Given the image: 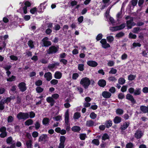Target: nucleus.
<instances>
[{
    "label": "nucleus",
    "instance_id": "f257e3e1",
    "mask_svg": "<svg viewBox=\"0 0 148 148\" xmlns=\"http://www.w3.org/2000/svg\"><path fill=\"white\" fill-rule=\"evenodd\" d=\"M80 84L85 89H87L90 84V81L88 78L84 77L81 79Z\"/></svg>",
    "mask_w": 148,
    "mask_h": 148
},
{
    "label": "nucleus",
    "instance_id": "f03ea898",
    "mask_svg": "<svg viewBox=\"0 0 148 148\" xmlns=\"http://www.w3.org/2000/svg\"><path fill=\"white\" fill-rule=\"evenodd\" d=\"M69 110H66L65 114V125H67L66 128V130L67 131H69L70 129V124L69 123Z\"/></svg>",
    "mask_w": 148,
    "mask_h": 148
},
{
    "label": "nucleus",
    "instance_id": "7ed1b4c3",
    "mask_svg": "<svg viewBox=\"0 0 148 148\" xmlns=\"http://www.w3.org/2000/svg\"><path fill=\"white\" fill-rule=\"evenodd\" d=\"M59 50V47L52 45L47 50V53L49 54H52L56 53Z\"/></svg>",
    "mask_w": 148,
    "mask_h": 148
},
{
    "label": "nucleus",
    "instance_id": "20e7f679",
    "mask_svg": "<svg viewBox=\"0 0 148 148\" xmlns=\"http://www.w3.org/2000/svg\"><path fill=\"white\" fill-rule=\"evenodd\" d=\"M135 25V23L133 21V18H130V20L126 21V26L128 29H131Z\"/></svg>",
    "mask_w": 148,
    "mask_h": 148
},
{
    "label": "nucleus",
    "instance_id": "39448f33",
    "mask_svg": "<svg viewBox=\"0 0 148 148\" xmlns=\"http://www.w3.org/2000/svg\"><path fill=\"white\" fill-rule=\"evenodd\" d=\"M126 99L131 101L132 103L131 105H133L136 103V100L134 99L133 96L130 94H127L126 96Z\"/></svg>",
    "mask_w": 148,
    "mask_h": 148
},
{
    "label": "nucleus",
    "instance_id": "423d86ee",
    "mask_svg": "<svg viewBox=\"0 0 148 148\" xmlns=\"http://www.w3.org/2000/svg\"><path fill=\"white\" fill-rule=\"evenodd\" d=\"M29 118V114L27 113H19V120L22 119L26 120Z\"/></svg>",
    "mask_w": 148,
    "mask_h": 148
},
{
    "label": "nucleus",
    "instance_id": "0eeeda50",
    "mask_svg": "<svg viewBox=\"0 0 148 148\" xmlns=\"http://www.w3.org/2000/svg\"><path fill=\"white\" fill-rule=\"evenodd\" d=\"M19 89L22 92H24L26 90L27 87L25 83L22 82L19 83Z\"/></svg>",
    "mask_w": 148,
    "mask_h": 148
},
{
    "label": "nucleus",
    "instance_id": "6e6552de",
    "mask_svg": "<svg viewBox=\"0 0 148 148\" xmlns=\"http://www.w3.org/2000/svg\"><path fill=\"white\" fill-rule=\"evenodd\" d=\"M87 63L88 66L92 67H95L98 65V63L96 62L93 60L88 61Z\"/></svg>",
    "mask_w": 148,
    "mask_h": 148
},
{
    "label": "nucleus",
    "instance_id": "1a4fd4ad",
    "mask_svg": "<svg viewBox=\"0 0 148 148\" xmlns=\"http://www.w3.org/2000/svg\"><path fill=\"white\" fill-rule=\"evenodd\" d=\"M98 84L99 86L103 88L106 85V81L103 79H100L98 82Z\"/></svg>",
    "mask_w": 148,
    "mask_h": 148
},
{
    "label": "nucleus",
    "instance_id": "9d476101",
    "mask_svg": "<svg viewBox=\"0 0 148 148\" xmlns=\"http://www.w3.org/2000/svg\"><path fill=\"white\" fill-rule=\"evenodd\" d=\"M44 77L46 78L47 81H50L52 79V74L50 72L45 73L44 75Z\"/></svg>",
    "mask_w": 148,
    "mask_h": 148
},
{
    "label": "nucleus",
    "instance_id": "9b49d317",
    "mask_svg": "<svg viewBox=\"0 0 148 148\" xmlns=\"http://www.w3.org/2000/svg\"><path fill=\"white\" fill-rule=\"evenodd\" d=\"M102 95L104 98L107 99L110 98L111 96V94L110 93L106 91L103 92Z\"/></svg>",
    "mask_w": 148,
    "mask_h": 148
},
{
    "label": "nucleus",
    "instance_id": "f8f14e48",
    "mask_svg": "<svg viewBox=\"0 0 148 148\" xmlns=\"http://www.w3.org/2000/svg\"><path fill=\"white\" fill-rule=\"evenodd\" d=\"M135 137L137 139L140 138L142 136V133L141 131L139 130H136V132L135 134Z\"/></svg>",
    "mask_w": 148,
    "mask_h": 148
},
{
    "label": "nucleus",
    "instance_id": "ddd939ff",
    "mask_svg": "<svg viewBox=\"0 0 148 148\" xmlns=\"http://www.w3.org/2000/svg\"><path fill=\"white\" fill-rule=\"evenodd\" d=\"M94 124L95 122L94 121L92 120H90L86 121V125L87 127H91L94 126Z\"/></svg>",
    "mask_w": 148,
    "mask_h": 148
},
{
    "label": "nucleus",
    "instance_id": "4468645a",
    "mask_svg": "<svg viewBox=\"0 0 148 148\" xmlns=\"http://www.w3.org/2000/svg\"><path fill=\"white\" fill-rule=\"evenodd\" d=\"M140 109L144 113H147L148 114V105L147 106H145L142 105L140 106Z\"/></svg>",
    "mask_w": 148,
    "mask_h": 148
},
{
    "label": "nucleus",
    "instance_id": "2eb2a0df",
    "mask_svg": "<svg viewBox=\"0 0 148 148\" xmlns=\"http://www.w3.org/2000/svg\"><path fill=\"white\" fill-rule=\"evenodd\" d=\"M47 102L50 103V105L51 106H53L55 103V101L54 99L51 97H49L47 98Z\"/></svg>",
    "mask_w": 148,
    "mask_h": 148
},
{
    "label": "nucleus",
    "instance_id": "dca6fc26",
    "mask_svg": "<svg viewBox=\"0 0 148 148\" xmlns=\"http://www.w3.org/2000/svg\"><path fill=\"white\" fill-rule=\"evenodd\" d=\"M112 121L111 120L106 121L105 123L106 127L107 128H109L111 127L112 126Z\"/></svg>",
    "mask_w": 148,
    "mask_h": 148
},
{
    "label": "nucleus",
    "instance_id": "f3484780",
    "mask_svg": "<svg viewBox=\"0 0 148 148\" xmlns=\"http://www.w3.org/2000/svg\"><path fill=\"white\" fill-rule=\"evenodd\" d=\"M130 124V123L129 122H125L120 127V129H121L122 130H125L128 127Z\"/></svg>",
    "mask_w": 148,
    "mask_h": 148
},
{
    "label": "nucleus",
    "instance_id": "a211bd4d",
    "mask_svg": "<svg viewBox=\"0 0 148 148\" xmlns=\"http://www.w3.org/2000/svg\"><path fill=\"white\" fill-rule=\"evenodd\" d=\"M62 75V73L60 72L56 71L54 74V77L56 79H60Z\"/></svg>",
    "mask_w": 148,
    "mask_h": 148
},
{
    "label": "nucleus",
    "instance_id": "6ab92c4d",
    "mask_svg": "<svg viewBox=\"0 0 148 148\" xmlns=\"http://www.w3.org/2000/svg\"><path fill=\"white\" fill-rule=\"evenodd\" d=\"M47 136V134H42L40 136L39 138V141H44L45 142L46 141V139Z\"/></svg>",
    "mask_w": 148,
    "mask_h": 148
},
{
    "label": "nucleus",
    "instance_id": "aec40b11",
    "mask_svg": "<svg viewBox=\"0 0 148 148\" xmlns=\"http://www.w3.org/2000/svg\"><path fill=\"white\" fill-rule=\"evenodd\" d=\"M49 120L48 118L46 117L44 118L42 121V123L43 125L47 126L49 124Z\"/></svg>",
    "mask_w": 148,
    "mask_h": 148
},
{
    "label": "nucleus",
    "instance_id": "412c9836",
    "mask_svg": "<svg viewBox=\"0 0 148 148\" xmlns=\"http://www.w3.org/2000/svg\"><path fill=\"white\" fill-rule=\"evenodd\" d=\"M121 117L119 116H116L114 119L113 121L114 123L117 124L121 122Z\"/></svg>",
    "mask_w": 148,
    "mask_h": 148
},
{
    "label": "nucleus",
    "instance_id": "4be33fe9",
    "mask_svg": "<svg viewBox=\"0 0 148 148\" xmlns=\"http://www.w3.org/2000/svg\"><path fill=\"white\" fill-rule=\"evenodd\" d=\"M71 130L73 132H78L80 130L81 128L79 126H75L72 127Z\"/></svg>",
    "mask_w": 148,
    "mask_h": 148
},
{
    "label": "nucleus",
    "instance_id": "5701e85b",
    "mask_svg": "<svg viewBox=\"0 0 148 148\" xmlns=\"http://www.w3.org/2000/svg\"><path fill=\"white\" fill-rule=\"evenodd\" d=\"M33 120L32 119H29L27 120L25 122V125L27 126H29L30 125H32L33 124Z\"/></svg>",
    "mask_w": 148,
    "mask_h": 148
},
{
    "label": "nucleus",
    "instance_id": "b1692460",
    "mask_svg": "<svg viewBox=\"0 0 148 148\" xmlns=\"http://www.w3.org/2000/svg\"><path fill=\"white\" fill-rule=\"evenodd\" d=\"M81 117V114L80 112H75L73 115V117L75 119H78Z\"/></svg>",
    "mask_w": 148,
    "mask_h": 148
},
{
    "label": "nucleus",
    "instance_id": "393cba45",
    "mask_svg": "<svg viewBox=\"0 0 148 148\" xmlns=\"http://www.w3.org/2000/svg\"><path fill=\"white\" fill-rule=\"evenodd\" d=\"M145 28L142 29L141 28L140 29V27H136L134 28L133 29V32L135 34H137L138 33V32L140 31L145 30Z\"/></svg>",
    "mask_w": 148,
    "mask_h": 148
},
{
    "label": "nucleus",
    "instance_id": "a878e982",
    "mask_svg": "<svg viewBox=\"0 0 148 148\" xmlns=\"http://www.w3.org/2000/svg\"><path fill=\"white\" fill-rule=\"evenodd\" d=\"M43 46L45 47H48L51 45V43L50 41H46L42 42Z\"/></svg>",
    "mask_w": 148,
    "mask_h": 148
},
{
    "label": "nucleus",
    "instance_id": "bb28decb",
    "mask_svg": "<svg viewBox=\"0 0 148 148\" xmlns=\"http://www.w3.org/2000/svg\"><path fill=\"white\" fill-rule=\"evenodd\" d=\"M45 8V6H42V4H40L39 7H38V12H43V10Z\"/></svg>",
    "mask_w": 148,
    "mask_h": 148
},
{
    "label": "nucleus",
    "instance_id": "cd10ccee",
    "mask_svg": "<svg viewBox=\"0 0 148 148\" xmlns=\"http://www.w3.org/2000/svg\"><path fill=\"white\" fill-rule=\"evenodd\" d=\"M141 89L140 88H136V90H134V95H139L141 93Z\"/></svg>",
    "mask_w": 148,
    "mask_h": 148
},
{
    "label": "nucleus",
    "instance_id": "c85d7f7f",
    "mask_svg": "<svg viewBox=\"0 0 148 148\" xmlns=\"http://www.w3.org/2000/svg\"><path fill=\"white\" fill-rule=\"evenodd\" d=\"M125 35V34L123 32H121L117 34L115 36V37L117 38H121L123 36Z\"/></svg>",
    "mask_w": 148,
    "mask_h": 148
},
{
    "label": "nucleus",
    "instance_id": "c756f323",
    "mask_svg": "<svg viewBox=\"0 0 148 148\" xmlns=\"http://www.w3.org/2000/svg\"><path fill=\"white\" fill-rule=\"evenodd\" d=\"M84 66L83 64H78V69L80 71H83L84 70Z\"/></svg>",
    "mask_w": 148,
    "mask_h": 148
},
{
    "label": "nucleus",
    "instance_id": "7c9ffc66",
    "mask_svg": "<svg viewBox=\"0 0 148 148\" xmlns=\"http://www.w3.org/2000/svg\"><path fill=\"white\" fill-rule=\"evenodd\" d=\"M106 39L108 42L111 43L113 41L114 38L113 36H110L107 37Z\"/></svg>",
    "mask_w": 148,
    "mask_h": 148
},
{
    "label": "nucleus",
    "instance_id": "2f4dec72",
    "mask_svg": "<svg viewBox=\"0 0 148 148\" xmlns=\"http://www.w3.org/2000/svg\"><path fill=\"white\" fill-rule=\"evenodd\" d=\"M92 144L97 146H98L99 144V141L98 139H94L92 140Z\"/></svg>",
    "mask_w": 148,
    "mask_h": 148
},
{
    "label": "nucleus",
    "instance_id": "473e14b6",
    "mask_svg": "<svg viewBox=\"0 0 148 148\" xmlns=\"http://www.w3.org/2000/svg\"><path fill=\"white\" fill-rule=\"evenodd\" d=\"M90 117L91 119H94L96 118L97 114L95 113L94 112H92L90 113Z\"/></svg>",
    "mask_w": 148,
    "mask_h": 148
},
{
    "label": "nucleus",
    "instance_id": "72a5a7b5",
    "mask_svg": "<svg viewBox=\"0 0 148 148\" xmlns=\"http://www.w3.org/2000/svg\"><path fill=\"white\" fill-rule=\"evenodd\" d=\"M137 37L136 35L135 34H133L131 32L130 33L129 35V38H130L135 39Z\"/></svg>",
    "mask_w": 148,
    "mask_h": 148
},
{
    "label": "nucleus",
    "instance_id": "f704fd0d",
    "mask_svg": "<svg viewBox=\"0 0 148 148\" xmlns=\"http://www.w3.org/2000/svg\"><path fill=\"white\" fill-rule=\"evenodd\" d=\"M27 45L31 48H33L34 47L33 42L32 40H29L28 42Z\"/></svg>",
    "mask_w": 148,
    "mask_h": 148
},
{
    "label": "nucleus",
    "instance_id": "c9c22d12",
    "mask_svg": "<svg viewBox=\"0 0 148 148\" xmlns=\"http://www.w3.org/2000/svg\"><path fill=\"white\" fill-rule=\"evenodd\" d=\"M109 135L106 133L104 134L102 137V140L104 141H105L107 139H109Z\"/></svg>",
    "mask_w": 148,
    "mask_h": 148
},
{
    "label": "nucleus",
    "instance_id": "e433bc0d",
    "mask_svg": "<svg viewBox=\"0 0 148 148\" xmlns=\"http://www.w3.org/2000/svg\"><path fill=\"white\" fill-rule=\"evenodd\" d=\"M123 110L120 108L117 109L116 110V114L118 115H122L123 113Z\"/></svg>",
    "mask_w": 148,
    "mask_h": 148
},
{
    "label": "nucleus",
    "instance_id": "4c0bfd02",
    "mask_svg": "<svg viewBox=\"0 0 148 148\" xmlns=\"http://www.w3.org/2000/svg\"><path fill=\"white\" fill-rule=\"evenodd\" d=\"M125 82V80L123 78H120L118 79L119 83L121 85L124 84Z\"/></svg>",
    "mask_w": 148,
    "mask_h": 148
},
{
    "label": "nucleus",
    "instance_id": "58836bf2",
    "mask_svg": "<svg viewBox=\"0 0 148 148\" xmlns=\"http://www.w3.org/2000/svg\"><path fill=\"white\" fill-rule=\"evenodd\" d=\"M136 77V76L130 74L128 76V79L129 81H132Z\"/></svg>",
    "mask_w": 148,
    "mask_h": 148
},
{
    "label": "nucleus",
    "instance_id": "ea45409f",
    "mask_svg": "<svg viewBox=\"0 0 148 148\" xmlns=\"http://www.w3.org/2000/svg\"><path fill=\"white\" fill-rule=\"evenodd\" d=\"M26 145L27 148H32V141L29 140L27 141L26 143Z\"/></svg>",
    "mask_w": 148,
    "mask_h": 148
},
{
    "label": "nucleus",
    "instance_id": "a19ab883",
    "mask_svg": "<svg viewBox=\"0 0 148 148\" xmlns=\"http://www.w3.org/2000/svg\"><path fill=\"white\" fill-rule=\"evenodd\" d=\"M86 137V134H79V138L82 140H84Z\"/></svg>",
    "mask_w": 148,
    "mask_h": 148
},
{
    "label": "nucleus",
    "instance_id": "79ce46f5",
    "mask_svg": "<svg viewBox=\"0 0 148 148\" xmlns=\"http://www.w3.org/2000/svg\"><path fill=\"white\" fill-rule=\"evenodd\" d=\"M35 128L36 130L38 129L40 127V124L38 121H37L35 124Z\"/></svg>",
    "mask_w": 148,
    "mask_h": 148
},
{
    "label": "nucleus",
    "instance_id": "37998d69",
    "mask_svg": "<svg viewBox=\"0 0 148 148\" xmlns=\"http://www.w3.org/2000/svg\"><path fill=\"white\" fill-rule=\"evenodd\" d=\"M134 147V145L131 142L127 143L126 145V148H133Z\"/></svg>",
    "mask_w": 148,
    "mask_h": 148
},
{
    "label": "nucleus",
    "instance_id": "c03bdc74",
    "mask_svg": "<svg viewBox=\"0 0 148 148\" xmlns=\"http://www.w3.org/2000/svg\"><path fill=\"white\" fill-rule=\"evenodd\" d=\"M118 30H121L124 29L125 27V24L123 23L117 26Z\"/></svg>",
    "mask_w": 148,
    "mask_h": 148
},
{
    "label": "nucleus",
    "instance_id": "a18cd8bd",
    "mask_svg": "<svg viewBox=\"0 0 148 148\" xmlns=\"http://www.w3.org/2000/svg\"><path fill=\"white\" fill-rule=\"evenodd\" d=\"M44 90V89L41 88L40 87L38 86L36 87V92L38 93H40L42 92Z\"/></svg>",
    "mask_w": 148,
    "mask_h": 148
},
{
    "label": "nucleus",
    "instance_id": "49530a36",
    "mask_svg": "<svg viewBox=\"0 0 148 148\" xmlns=\"http://www.w3.org/2000/svg\"><path fill=\"white\" fill-rule=\"evenodd\" d=\"M16 77L14 75H12L11 77H10L7 79V80L8 82H12L15 80Z\"/></svg>",
    "mask_w": 148,
    "mask_h": 148
},
{
    "label": "nucleus",
    "instance_id": "de8ad7c7",
    "mask_svg": "<svg viewBox=\"0 0 148 148\" xmlns=\"http://www.w3.org/2000/svg\"><path fill=\"white\" fill-rule=\"evenodd\" d=\"M37 11V9L36 7L32 8L30 10V12L32 14H34L35 12Z\"/></svg>",
    "mask_w": 148,
    "mask_h": 148
},
{
    "label": "nucleus",
    "instance_id": "09e8293b",
    "mask_svg": "<svg viewBox=\"0 0 148 148\" xmlns=\"http://www.w3.org/2000/svg\"><path fill=\"white\" fill-rule=\"evenodd\" d=\"M117 71V70L116 69L112 68H111L110 71L109 72V73L110 74H115L116 73Z\"/></svg>",
    "mask_w": 148,
    "mask_h": 148
},
{
    "label": "nucleus",
    "instance_id": "8fccbe9b",
    "mask_svg": "<svg viewBox=\"0 0 148 148\" xmlns=\"http://www.w3.org/2000/svg\"><path fill=\"white\" fill-rule=\"evenodd\" d=\"M35 85L36 86H40L42 84V82L40 80H38L35 82Z\"/></svg>",
    "mask_w": 148,
    "mask_h": 148
},
{
    "label": "nucleus",
    "instance_id": "3c124183",
    "mask_svg": "<svg viewBox=\"0 0 148 148\" xmlns=\"http://www.w3.org/2000/svg\"><path fill=\"white\" fill-rule=\"evenodd\" d=\"M58 81L56 79H53L50 82V83L51 84L53 85H55L58 83Z\"/></svg>",
    "mask_w": 148,
    "mask_h": 148
},
{
    "label": "nucleus",
    "instance_id": "603ef678",
    "mask_svg": "<svg viewBox=\"0 0 148 148\" xmlns=\"http://www.w3.org/2000/svg\"><path fill=\"white\" fill-rule=\"evenodd\" d=\"M103 37V35L102 34H99L96 37V39L98 41L101 40Z\"/></svg>",
    "mask_w": 148,
    "mask_h": 148
},
{
    "label": "nucleus",
    "instance_id": "864d4df0",
    "mask_svg": "<svg viewBox=\"0 0 148 148\" xmlns=\"http://www.w3.org/2000/svg\"><path fill=\"white\" fill-rule=\"evenodd\" d=\"M66 140V138L64 136H61L60 138V143H64Z\"/></svg>",
    "mask_w": 148,
    "mask_h": 148
},
{
    "label": "nucleus",
    "instance_id": "5fc2aeb1",
    "mask_svg": "<svg viewBox=\"0 0 148 148\" xmlns=\"http://www.w3.org/2000/svg\"><path fill=\"white\" fill-rule=\"evenodd\" d=\"M79 74L76 73H73L72 76V79H73L75 80L79 77Z\"/></svg>",
    "mask_w": 148,
    "mask_h": 148
},
{
    "label": "nucleus",
    "instance_id": "6e6d98bb",
    "mask_svg": "<svg viewBox=\"0 0 148 148\" xmlns=\"http://www.w3.org/2000/svg\"><path fill=\"white\" fill-rule=\"evenodd\" d=\"M24 5H25V7H26L27 8L31 6V3L29 1H26L24 3Z\"/></svg>",
    "mask_w": 148,
    "mask_h": 148
},
{
    "label": "nucleus",
    "instance_id": "4d7b16f0",
    "mask_svg": "<svg viewBox=\"0 0 148 148\" xmlns=\"http://www.w3.org/2000/svg\"><path fill=\"white\" fill-rule=\"evenodd\" d=\"M137 2L138 0H132L131 1L132 5L134 7L137 5Z\"/></svg>",
    "mask_w": 148,
    "mask_h": 148
},
{
    "label": "nucleus",
    "instance_id": "13d9d810",
    "mask_svg": "<svg viewBox=\"0 0 148 148\" xmlns=\"http://www.w3.org/2000/svg\"><path fill=\"white\" fill-rule=\"evenodd\" d=\"M110 29L112 32H114L118 30L117 26L111 27L110 28Z\"/></svg>",
    "mask_w": 148,
    "mask_h": 148
},
{
    "label": "nucleus",
    "instance_id": "bf43d9fd",
    "mask_svg": "<svg viewBox=\"0 0 148 148\" xmlns=\"http://www.w3.org/2000/svg\"><path fill=\"white\" fill-rule=\"evenodd\" d=\"M144 2V0H139L138 2V4L140 7H142V5Z\"/></svg>",
    "mask_w": 148,
    "mask_h": 148
},
{
    "label": "nucleus",
    "instance_id": "052dcab7",
    "mask_svg": "<svg viewBox=\"0 0 148 148\" xmlns=\"http://www.w3.org/2000/svg\"><path fill=\"white\" fill-rule=\"evenodd\" d=\"M118 97L119 99H122L124 98L125 96L123 93H120L118 95Z\"/></svg>",
    "mask_w": 148,
    "mask_h": 148
},
{
    "label": "nucleus",
    "instance_id": "680f3d73",
    "mask_svg": "<svg viewBox=\"0 0 148 148\" xmlns=\"http://www.w3.org/2000/svg\"><path fill=\"white\" fill-rule=\"evenodd\" d=\"M132 45L133 47H140L141 45L139 43H136L134 42L133 43Z\"/></svg>",
    "mask_w": 148,
    "mask_h": 148
},
{
    "label": "nucleus",
    "instance_id": "e2e57ef3",
    "mask_svg": "<svg viewBox=\"0 0 148 148\" xmlns=\"http://www.w3.org/2000/svg\"><path fill=\"white\" fill-rule=\"evenodd\" d=\"M35 116V114L33 111H31L29 113V117L30 118H34Z\"/></svg>",
    "mask_w": 148,
    "mask_h": 148
},
{
    "label": "nucleus",
    "instance_id": "0e129e2a",
    "mask_svg": "<svg viewBox=\"0 0 148 148\" xmlns=\"http://www.w3.org/2000/svg\"><path fill=\"white\" fill-rule=\"evenodd\" d=\"M4 102H3L2 101H0V110H3L4 108V106H3Z\"/></svg>",
    "mask_w": 148,
    "mask_h": 148
},
{
    "label": "nucleus",
    "instance_id": "69168bd1",
    "mask_svg": "<svg viewBox=\"0 0 148 148\" xmlns=\"http://www.w3.org/2000/svg\"><path fill=\"white\" fill-rule=\"evenodd\" d=\"M53 98H54L55 99H57L59 97V95L57 93L53 94L51 96Z\"/></svg>",
    "mask_w": 148,
    "mask_h": 148
},
{
    "label": "nucleus",
    "instance_id": "338daca9",
    "mask_svg": "<svg viewBox=\"0 0 148 148\" xmlns=\"http://www.w3.org/2000/svg\"><path fill=\"white\" fill-rule=\"evenodd\" d=\"M127 58V55L125 53H124L121 56V59L122 60H125Z\"/></svg>",
    "mask_w": 148,
    "mask_h": 148
},
{
    "label": "nucleus",
    "instance_id": "774afa93",
    "mask_svg": "<svg viewBox=\"0 0 148 148\" xmlns=\"http://www.w3.org/2000/svg\"><path fill=\"white\" fill-rule=\"evenodd\" d=\"M38 133L36 131L32 133V136L34 138H36L38 136Z\"/></svg>",
    "mask_w": 148,
    "mask_h": 148
}]
</instances>
